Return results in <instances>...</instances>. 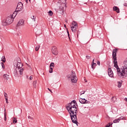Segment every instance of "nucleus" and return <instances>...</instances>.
<instances>
[{
	"mask_svg": "<svg viewBox=\"0 0 127 127\" xmlns=\"http://www.w3.org/2000/svg\"><path fill=\"white\" fill-rule=\"evenodd\" d=\"M66 110L68 111L70 116V118L71 119L72 123H73V124H75V125H77V126H78V121L77 119L78 110L77 109V106L66 108Z\"/></svg>",
	"mask_w": 127,
	"mask_h": 127,
	"instance_id": "obj_1",
	"label": "nucleus"
},
{
	"mask_svg": "<svg viewBox=\"0 0 127 127\" xmlns=\"http://www.w3.org/2000/svg\"><path fill=\"white\" fill-rule=\"evenodd\" d=\"M18 61L17 63L14 64V66H16V69H18L19 70V74L20 75H22L23 72V68H22V66L23 65L21 64V61L20 60V58H18Z\"/></svg>",
	"mask_w": 127,
	"mask_h": 127,
	"instance_id": "obj_2",
	"label": "nucleus"
},
{
	"mask_svg": "<svg viewBox=\"0 0 127 127\" xmlns=\"http://www.w3.org/2000/svg\"><path fill=\"white\" fill-rule=\"evenodd\" d=\"M67 77L68 79H71V81L72 83H76L78 80L77 76H76V73L73 71H71V74H68Z\"/></svg>",
	"mask_w": 127,
	"mask_h": 127,
	"instance_id": "obj_3",
	"label": "nucleus"
},
{
	"mask_svg": "<svg viewBox=\"0 0 127 127\" xmlns=\"http://www.w3.org/2000/svg\"><path fill=\"white\" fill-rule=\"evenodd\" d=\"M118 52V49H114L112 52L113 59L114 60L113 63L114 64V67H118V62L117 61V53Z\"/></svg>",
	"mask_w": 127,
	"mask_h": 127,
	"instance_id": "obj_4",
	"label": "nucleus"
},
{
	"mask_svg": "<svg viewBox=\"0 0 127 127\" xmlns=\"http://www.w3.org/2000/svg\"><path fill=\"white\" fill-rule=\"evenodd\" d=\"M15 12L13 13L12 15H10L6 19V20L7 21V23L9 24H11V23H12L13 22V19H14V17H15Z\"/></svg>",
	"mask_w": 127,
	"mask_h": 127,
	"instance_id": "obj_5",
	"label": "nucleus"
},
{
	"mask_svg": "<svg viewBox=\"0 0 127 127\" xmlns=\"http://www.w3.org/2000/svg\"><path fill=\"white\" fill-rule=\"evenodd\" d=\"M70 28L72 32H76L78 28V24L77 22L73 21L72 24L70 25Z\"/></svg>",
	"mask_w": 127,
	"mask_h": 127,
	"instance_id": "obj_6",
	"label": "nucleus"
},
{
	"mask_svg": "<svg viewBox=\"0 0 127 127\" xmlns=\"http://www.w3.org/2000/svg\"><path fill=\"white\" fill-rule=\"evenodd\" d=\"M75 107H78V105H77V102H76V100H72L70 103H68L67 105L66 106V109H68L69 108H73Z\"/></svg>",
	"mask_w": 127,
	"mask_h": 127,
	"instance_id": "obj_7",
	"label": "nucleus"
},
{
	"mask_svg": "<svg viewBox=\"0 0 127 127\" xmlns=\"http://www.w3.org/2000/svg\"><path fill=\"white\" fill-rule=\"evenodd\" d=\"M23 9V4L21 2H19L17 5V7L15 10V13L18 12V11H21Z\"/></svg>",
	"mask_w": 127,
	"mask_h": 127,
	"instance_id": "obj_8",
	"label": "nucleus"
},
{
	"mask_svg": "<svg viewBox=\"0 0 127 127\" xmlns=\"http://www.w3.org/2000/svg\"><path fill=\"white\" fill-rule=\"evenodd\" d=\"M64 6L66 7V4L64 3L62 4L61 6L60 7V8L58 10V11L60 13H61V14H63L64 12V8H65Z\"/></svg>",
	"mask_w": 127,
	"mask_h": 127,
	"instance_id": "obj_9",
	"label": "nucleus"
},
{
	"mask_svg": "<svg viewBox=\"0 0 127 127\" xmlns=\"http://www.w3.org/2000/svg\"><path fill=\"white\" fill-rule=\"evenodd\" d=\"M52 53L54 55H58V50H57V48L55 46H54L52 48Z\"/></svg>",
	"mask_w": 127,
	"mask_h": 127,
	"instance_id": "obj_10",
	"label": "nucleus"
},
{
	"mask_svg": "<svg viewBox=\"0 0 127 127\" xmlns=\"http://www.w3.org/2000/svg\"><path fill=\"white\" fill-rule=\"evenodd\" d=\"M79 101L81 104H90V101H88L85 98H80Z\"/></svg>",
	"mask_w": 127,
	"mask_h": 127,
	"instance_id": "obj_11",
	"label": "nucleus"
},
{
	"mask_svg": "<svg viewBox=\"0 0 127 127\" xmlns=\"http://www.w3.org/2000/svg\"><path fill=\"white\" fill-rule=\"evenodd\" d=\"M22 25H24V20L22 19H20L18 22L17 24H16V27H18L19 26H21Z\"/></svg>",
	"mask_w": 127,
	"mask_h": 127,
	"instance_id": "obj_12",
	"label": "nucleus"
},
{
	"mask_svg": "<svg viewBox=\"0 0 127 127\" xmlns=\"http://www.w3.org/2000/svg\"><path fill=\"white\" fill-rule=\"evenodd\" d=\"M108 75L109 77H114V73L113 72V70H112V68H109L108 69Z\"/></svg>",
	"mask_w": 127,
	"mask_h": 127,
	"instance_id": "obj_13",
	"label": "nucleus"
},
{
	"mask_svg": "<svg viewBox=\"0 0 127 127\" xmlns=\"http://www.w3.org/2000/svg\"><path fill=\"white\" fill-rule=\"evenodd\" d=\"M8 24H9L7 23V21L6 19L3 20L2 21V25H3V26H6V25H8Z\"/></svg>",
	"mask_w": 127,
	"mask_h": 127,
	"instance_id": "obj_14",
	"label": "nucleus"
},
{
	"mask_svg": "<svg viewBox=\"0 0 127 127\" xmlns=\"http://www.w3.org/2000/svg\"><path fill=\"white\" fill-rule=\"evenodd\" d=\"M113 10L114 11H116L117 13H120V8H119V7L117 6H114L113 7Z\"/></svg>",
	"mask_w": 127,
	"mask_h": 127,
	"instance_id": "obj_15",
	"label": "nucleus"
},
{
	"mask_svg": "<svg viewBox=\"0 0 127 127\" xmlns=\"http://www.w3.org/2000/svg\"><path fill=\"white\" fill-rule=\"evenodd\" d=\"M18 73H19V69L16 68V69L14 71V75L15 77L18 76Z\"/></svg>",
	"mask_w": 127,
	"mask_h": 127,
	"instance_id": "obj_16",
	"label": "nucleus"
},
{
	"mask_svg": "<svg viewBox=\"0 0 127 127\" xmlns=\"http://www.w3.org/2000/svg\"><path fill=\"white\" fill-rule=\"evenodd\" d=\"M33 86L34 88H36L37 87V80H35L33 82Z\"/></svg>",
	"mask_w": 127,
	"mask_h": 127,
	"instance_id": "obj_17",
	"label": "nucleus"
},
{
	"mask_svg": "<svg viewBox=\"0 0 127 127\" xmlns=\"http://www.w3.org/2000/svg\"><path fill=\"white\" fill-rule=\"evenodd\" d=\"M1 61L3 62V63H5V62L6 60H5V57L4 56H3L1 58Z\"/></svg>",
	"mask_w": 127,
	"mask_h": 127,
	"instance_id": "obj_18",
	"label": "nucleus"
},
{
	"mask_svg": "<svg viewBox=\"0 0 127 127\" xmlns=\"http://www.w3.org/2000/svg\"><path fill=\"white\" fill-rule=\"evenodd\" d=\"M97 65V64L95 63H92L91 65V67L92 69H95V67Z\"/></svg>",
	"mask_w": 127,
	"mask_h": 127,
	"instance_id": "obj_19",
	"label": "nucleus"
},
{
	"mask_svg": "<svg viewBox=\"0 0 127 127\" xmlns=\"http://www.w3.org/2000/svg\"><path fill=\"white\" fill-rule=\"evenodd\" d=\"M3 77V78H4V79H6V80H8V79L9 78V75L7 74H4Z\"/></svg>",
	"mask_w": 127,
	"mask_h": 127,
	"instance_id": "obj_20",
	"label": "nucleus"
},
{
	"mask_svg": "<svg viewBox=\"0 0 127 127\" xmlns=\"http://www.w3.org/2000/svg\"><path fill=\"white\" fill-rule=\"evenodd\" d=\"M113 123L114 124H117V123H120V119L119 118L115 119L114 120Z\"/></svg>",
	"mask_w": 127,
	"mask_h": 127,
	"instance_id": "obj_21",
	"label": "nucleus"
},
{
	"mask_svg": "<svg viewBox=\"0 0 127 127\" xmlns=\"http://www.w3.org/2000/svg\"><path fill=\"white\" fill-rule=\"evenodd\" d=\"M31 19H32L33 20V21H35L36 19V17L34 15H33V16H31Z\"/></svg>",
	"mask_w": 127,
	"mask_h": 127,
	"instance_id": "obj_22",
	"label": "nucleus"
},
{
	"mask_svg": "<svg viewBox=\"0 0 127 127\" xmlns=\"http://www.w3.org/2000/svg\"><path fill=\"white\" fill-rule=\"evenodd\" d=\"M118 88H121V87H122V82H118Z\"/></svg>",
	"mask_w": 127,
	"mask_h": 127,
	"instance_id": "obj_23",
	"label": "nucleus"
},
{
	"mask_svg": "<svg viewBox=\"0 0 127 127\" xmlns=\"http://www.w3.org/2000/svg\"><path fill=\"white\" fill-rule=\"evenodd\" d=\"M49 15H50L51 16H52L53 15V12L51 10H50L49 12Z\"/></svg>",
	"mask_w": 127,
	"mask_h": 127,
	"instance_id": "obj_24",
	"label": "nucleus"
},
{
	"mask_svg": "<svg viewBox=\"0 0 127 127\" xmlns=\"http://www.w3.org/2000/svg\"><path fill=\"white\" fill-rule=\"evenodd\" d=\"M39 48H40V46L38 45L35 47V50L36 51H38V50H39Z\"/></svg>",
	"mask_w": 127,
	"mask_h": 127,
	"instance_id": "obj_25",
	"label": "nucleus"
},
{
	"mask_svg": "<svg viewBox=\"0 0 127 127\" xmlns=\"http://www.w3.org/2000/svg\"><path fill=\"white\" fill-rule=\"evenodd\" d=\"M4 118L5 122H6L7 118H6V114H5V112L4 113Z\"/></svg>",
	"mask_w": 127,
	"mask_h": 127,
	"instance_id": "obj_26",
	"label": "nucleus"
},
{
	"mask_svg": "<svg viewBox=\"0 0 127 127\" xmlns=\"http://www.w3.org/2000/svg\"><path fill=\"white\" fill-rule=\"evenodd\" d=\"M17 123V120L15 118H14V120H13V123L16 124Z\"/></svg>",
	"mask_w": 127,
	"mask_h": 127,
	"instance_id": "obj_27",
	"label": "nucleus"
},
{
	"mask_svg": "<svg viewBox=\"0 0 127 127\" xmlns=\"http://www.w3.org/2000/svg\"><path fill=\"white\" fill-rule=\"evenodd\" d=\"M118 119L119 120V121H121V120H125V117H124V116H121L118 118Z\"/></svg>",
	"mask_w": 127,
	"mask_h": 127,
	"instance_id": "obj_28",
	"label": "nucleus"
},
{
	"mask_svg": "<svg viewBox=\"0 0 127 127\" xmlns=\"http://www.w3.org/2000/svg\"><path fill=\"white\" fill-rule=\"evenodd\" d=\"M54 66H55V64H54V63H52L50 64V67H54Z\"/></svg>",
	"mask_w": 127,
	"mask_h": 127,
	"instance_id": "obj_29",
	"label": "nucleus"
},
{
	"mask_svg": "<svg viewBox=\"0 0 127 127\" xmlns=\"http://www.w3.org/2000/svg\"><path fill=\"white\" fill-rule=\"evenodd\" d=\"M112 125H113V123H109L106 126V127H110Z\"/></svg>",
	"mask_w": 127,
	"mask_h": 127,
	"instance_id": "obj_30",
	"label": "nucleus"
},
{
	"mask_svg": "<svg viewBox=\"0 0 127 127\" xmlns=\"http://www.w3.org/2000/svg\"><path fill=\"white\" fill-rule=\"evenodd\" d=\"M4 96L5 99H7V93L4 92Z\"/></svg>",
	"mask_w": 127,
	"mask_h": 127,
	"instance_id": "obj_31",
	"label": "nucleus"
},
{
	"mask_svg": "<svg viewBox=\"0 0 127 127\" xmlns=\"http://www.w3.org/2000/svg\"><path fill=\"white\" fill-rule=\"evenodd\" d=\"M1 65L2 66V69H4V64H3V63H1Z\"/></svg>",
	"mask_w": 127,
	"mask_h": 127,
	"instance_id": "obj_32",
	"label": "nucleus"
},
{
	"mask_svg": "<svg viewBox=\"0 0 127 127\" xmlns=\"http://www.w3.org/2000/svg\"><path fill=\"white\" fill-rule=\"evenodd\" d=\"M97 65H98L99 66H100V65H101L100 61H97Z\"/></svg>",
	"mask_w": 127,
	"mask_h": 127,
	"instance_id": "obj_33",
	"label": "nucleus"
},
{
	"mask_svg": "<svg viewBox=\"0 0 127 127\" xmlns=\"http://www.w3.org/2000/svg\"><path fill=\"white\" fill-rule=\"evenodd\" d=\"M85 92H86V91H84V92L81 91V92H80V96H82V95L85 94Z\"/></svg>",
	"mask_w": 127,
	"mask_h": 127,
	"instance_id": "obj_34",
	"label": "nucleus"
},
{
	"mask_svg": "<svg viewBox=\"0 0 127 127\" xmlns=\"http://www.w3.org/2000/svg\"><path fill=\"white\" fill-rule=\"evenodd\" d=\"M49 73H53V69H49Z\"/></svg>",
	"mask_w": 127,
	"mask_h": 127,
	"instance_id": "obj_35",
	"label": "nucleus"
},
{
	"mask_svg": "<svg viewBox=\"0 0 127 127\" xmlns=\"http://www.w3.org/2000/svg\"><path fill=\"white\" fill-rule=\"evenodd\" d=\"M5 99L6 104H8V100L7 98H5Z\"/></svg>",
	"mask_w": 127,
	"mask_h": 127,
	"instance_id": "obj_36",
	"label": "nucleus"
},
{
	"mask_svg": "<svg viewBox=\"0 0 127 127\" xmlns=\"http://www.w3.org/2000/svg\"><path fill=\"white\" fill-rule=\"evenodd\" d=\"M28 119H30V120H33V117H31L30 116H28Z\"/></svg>",
	"mask_w": 127,
	"mask_h": 127,
	"instance_id": "obj_37",
	"label": "nucleus"
},
{
	"mask_svg": "<svg viewBox=\"0 0 127 127\" xmlns=\"http://www.w3.org/2000/svg\"><path fill=\"white\" fill-rule=\"evenodd\" d=\"M124 6H127V2L124 3Z\"/></svg>",
	"mask_w": 127,
	"mask_h": 127,
	"instance_id": "obj_38",
	"label": "nucleus"
},
{
	"mask_svg": "<svg viewBox=\"0 0 127 127\" xmlns=\"http://www.w3.org/2000/svg\"><path fill=\"white\" fill-rule=\"evenodd\" d=\"M91 57L89 56H86V58L87 59H90Z\"/></svg>",
	"mask_w": 127,
	"mask_h": 127,
	"instance_id": "obj_39",
	"label": "nucleus"
},
{
	"mask_svg": "<svg viewBox=\"0 0 127 127\" xmlns=\"http://www.w3.org/2000/svg\"><path fill=\"white\" fill-rule=\"evenodd\" d=\"M67 35H68V37H69V31L68 30H67Z\"/></svg>",
	"mask_w": 127,
	"mask_h": 127,
	"instance_id": "obj_40",
	"label": "nucleus"
},
{
	"mask_svg": "<svg viewBox=\"0 0 127 127\" xmlns=\"http://www.w3.org/2000/svg\"><path fill=\"white\" fill-rule=\"evenodd\" d=\"M32 79H33V78L32 77V76H30V80H32Z\"/></svg>",
	"mask_w": 127,
	"mask_h": 127,
	"instance_id": "obj_41",
	"label": "nucleus"
},
{
	"mask_svg": "<svg viewBox=\"0 0 127 127\" xmlns=\"http://www.w3.org/2000/svg\"><path fill=\"white\" fill-rule=\"evenodd\" d=\"M48 90H49V91H50V92H51L52 93V91H51V90H50V89H49V88H48Z\"/></svg>",
	"mask_w": 127,
	"mask_h": 127,
	"instance_id": "obj_42",
	"label": "nucleus"
},
{
	"mask_svg": "<svg viewBox=\"0 0 127 127\" xmlns=\"http://www.w3.org/2000/svg\"><path fill=\"white\" fill-rule=\"evenodd\" d=\"M50 69L53 70V68L52 67H50Z\"/></svg>",
	"mask_w": 127,
	"mask_h": 127,
	"instance_id": "obj_43",
	"label": "nucleus"
},
{
	"mask_svg": "<svg viewBox=\"0 0 127 127\" xmlns=\"http://www.w3.org/2000/svg\"><path fill=\"white\" fill-rule=\"evenodd\" d=\"M125 101H126V102H127V98H125Z\"/></svg>",
	"mask_w": 127,
	"mask_h": 127,
	"instance_id": "obj_44",
	"label": "nucleus"
},
{
	"mask_svg": "<svg viewBox=\"0 0 127 127\" xmlns=\"http://www.w3.org/2000/svg\"><path fill=\"white\" fill-rule=\"evenodd\" d=\"M94 61H95V59H93V61H92V63H94Z\"/></svg>",
	"mask_w": 127,
	"mask_h": 127,
	"instance_id": "obj_45",
	"label": "nucleus"
},
{
	"mask_svg": "<svg viewBox=\"0 0 127 127\" xmlns=\"http://www.w3.org/2000/svg\"><path fill=\"white\" fill-rule=\"evenodd\" d=\"M64 27H65V28H66V26L65 24L64 25Z\"/></svg>",
	"mask_w": 127,
	"mask_h": 127,
	"instance_id": "obj_46",
	"label": "nucleus"
},
{
	"mask_svg": "<svg viewBox=\"0 0 127 127\" xmlns=\"http://www.w3.org/2000/svg\"><path fill=\"white\" fill-rule=\"evenodd\" d=\"M85 82H87V80L84 79Z\"/></svg>",
	"mask_w": 127,
	"mask_h": 127,
	"instance_id": "obj_47",
	"label": "nucleus"
},
{
	"mask_svg": "<svg viewBox=\"0 0 127 127\" xmlns=\"http://www.w3.org/2000/svg\"><path fill=\"white\" fill-rule=\"evenodd\" d=\"M29 0V1H30V0Z\"/></svg>",
	"mask_w": 127,
	"mask_h": 127,
	"instance_id": "obj_48",
	"label": "nucleus"
}]
</instances>
